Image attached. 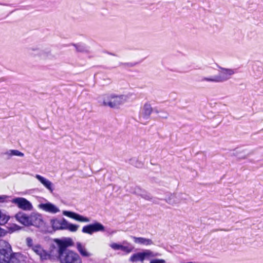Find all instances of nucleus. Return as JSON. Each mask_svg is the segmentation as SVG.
Returning <instances> with one entry per match:
<instances>
[{"label":"nucleus","instance_id":"f257e3e1","mask_svg":"<svg viewBox=\"0 0 263 263\" xmlns=\"http://www.w3.org/2000/svg\"><path fill=\"white\" fill-rule=\"evenodd\" d=\"M0 263H26L25 257L20 253H13L10 245L0 240Z\"/></svg>","mask_w":263,"mask_h":263},{"label":"nucleus","instance_id":"f03ea898","mask_svg":"<svg viewBox=\"0 0 263 263\" xmlns=\"http://www.w3.org/2000/svg\"><path fill=\"white\" fill-rule=\"evenodd\" d=\"M15 217L18 221L26 226H33L41 228L45 224L42 215L37 213H32L29 215L20 212L15 215Z\"/></svg>","mask_w":263,"mask_h":263},{"label":"nucleus","instance_id":"7ed1b4c3","mask_svg":"<svg viewBox=\"0 0 263 263\" xmlns=\"http://www.w3.org/2000/svg\"><path fill=\"white\" fill-rule=\"evenodd\" d=\"M127 98L125 95H104L99 97L98 102L101 105L118 108L126 101Z\"/></svg>","mask_w":263,"mask_h":263},{"label":"nucleus","instance_id":"20e7f679","mask_svg":"<svg viewBox=\"0 0 263 263\" xmlns=\"http://www.w3.org/2000/svg\"><path fill=\"white\" fill-rule=\"evenodd\" d=\"M220 69L218 75L214 76L211 78L203 77L201 81L212 82L219 83L225 82L229 80L231 76L235 73V71L232 69L225 68L219 67Z\"/></svg>","mask_w":263,"mask_h":263},{"label":"nucleus","instance_id":"39448f33","mask_svg":"<svg viewBox=\"0 0 263 263\" xmlns=\"http://www.w3.org/2000/svg\"><path fill=\"white\" fill-rule=\"evenodd\" d=\"M55 241L58 246V258L62 255H65L68 251H70V250L67 249V248L72 246L73 244V242L70 238H65L62 240L57 239Z\"/></svg>","mask_w":263,"mask_h":263},{"label":"nucleus","instance_id":"423d86ee","mask_svg":"<svg viewBox=\"0 0 263 263\" xmlns=\"http://www.w3.org/2000/svg\"><path fill=\"white\" fill-rule=\"evenodd\" d=\"M58 259L61 263H82L79 254L72 251H68Z\"/></svg>","mask_w":263,"mask_h":263},{"label":"nucleus","instance_id":"0eeeda50","mask_svg":"<svg viewBox=\"0 0 263 263\" xmlns=\"http://www.w3.org/2000/svg\"><path fill=\"white\" fill-rule=\"evenodd\" d=\"M27 53L30 56L39 57L41 59H46L51 55V52L48 49H40L37 47H29L27 48Z\"/></svg>","mask_w":263,"mask_h":263},{"label":"nucleus","instance_id":"6e6552de","mask_svg":"<svg viewBox=\"0 0 263 263\" xmlns=\"http://www.w3.org/2000/svg\"><path fill=\"white\" fill-rule=\"evenodd\" d=\"M155 256V254L150 250H145L143 252L134 254L130 258V260L133 262L143 261L145 259H148Z\"/></svg>","mask_w":263,"mask_h":263},{"label":"nucleus","instance_id":"1a4fd4ad","mask_svg":"<svg viewBox=\"0 0 263 263\" xmlns=\"http://www.w3.org/2000/svg\"><path fill=\"white\" fill-rule=\"evenodd\" d=\"M105 231L104 226L99 222L86 225L83 227L82 232L84 233L92 234L94 232H104Z\"/></svg>","mask_w":263,"mask_h":263},{"label":"nucleus","instance_id":"9d476101","mask_svg":"<svg viewBox=\"0 0 263 263\" xmlns=\"http://www.w3.org/2000/svg\"><path fill=\"white\" fill-rule=\"evenodd\" d=\"M11 202L16 204L20 209L25 211H30L33 208L31 202L24 198H15L12 199Z\"/></svg>","mask_w":263,"mask_h":263},{"label":"nucleus","instance_id":"9b49d317","mask_svg":"<svg viewBox=\"0 0 263 263\" xmlns=\"http://www.w3.org/2000/svg\"><path fill=\"white\" fill-rule=\"evenodd\" d=\"M186 196L184 194H179L177 196L175 194L168 193L166 195V198L164 199L168 204L174 205L176 204L179 203L181 200L186 199V198L184 197Z\"/></svg>","mask_w":263,"mask_h":263},{"label":"nucleus","instance_id":"f8f14e48","mask_svg":"<svg viewBox=\"0 0 263 263\" xmlns=\"http://www.w3.org/2000/svg\"><path fill=\"white\" fill-rule=\"evenodd\" d=\"M63 214L79 222H88L90 221V219L88 218L84 217L74 212L69 211H63Z\"/></svg>","mask_w":263,"mask_h":263},{"label":"nucleus","instance_id":"ddd939ff","mask_svg":"<svg viewBox=\"0 0 263 263\" xmlns=\"http://www.w3.org/2000/svg\"><path fill=\"white\" fill-rule=\"evenodd\" d=\"M153 111V108L152 107L151 105L149 103H145L140 109L139 118H142L145 120L148 119Z\"/></svg>","mask_w":263,"mask_h":263},{"label":"nucleus","instance_id":"4468645a","mask_svg":"<svg viewBox=\"0 0 263 263\" xmlns=\"http://www.w3.org/2000/svg\"><path fill=\"white\" fill-rule=\"evenodd\" d=\"M37 255H38L41 260L52 259L50 254L44 250L40 245H37L32 247V249Z\"/></svg>","mask_w":263,"mask_h":263},{"label":"nucleus","instance_id":"2eb2a0df","mask_svg":"<svg viewBox=\"0 0 263 263\" xmlns=\"http://www.w3.org/2000/svg\"><path fill=\"white\" fill-rule=\"evenodd\" d=\"M50 223L54 230H65L67 220L64 218L52 219L50 220Z\"/></svg>","mask_w":263,"mask_h":263},{"label":"nucleus","instance_id":"dca6fc26","mask_svg":"<svg viewBox=\"0 0 263 263\" xmlns=\"http://www.w3.org/2000/svg\"><path fill=\"white\" fill-rule=\"evenodd\" d=\"M38 208L45 212L55 214L60 211V210L53 204L48 202L45 203H40L38 205Z\"/></svg>","mask_w":263,"mask_h":263},{"label":"nucleus","instance_id":"f3484780","mask_svg":"<svg viewBox=\"0 0 263 263\" xmlns=\"http://www.w3.org/2000/svg\"><path fill=\"white\" fill-rule=\"evenodd\" d=\"M131 192L133 194L141 196L142 198L146 200L152 201L153 199V197L149 193H147L145 191L142 190L140 188L138 187H135L134 191Z\"/></svg>","mask_w":263,"mask_h":263},{"label":"nucleus","instance_id":"a211bd4d","mask_svg":"<svg viewBox=\"0 0 263 263\" xmlns=\"http://www.w3.org/2000/svg\"><path fill=\"white\" fill-rule=\"evenodd\" d=\"M35 178L51 193L53 192V184L51 181L40 175H36Z\"/></svg>","mask_w":263,"mask_h":263},{"label":"nucleus","instance_id":"6ab92c4d","mask_svg":"<svg viewBox=\"0 0 263 263\" xmlns=\"http://www.w3.org/2000/svg\"><path fill=\"white\" fill-rule=\"evenodd\" d=\"M77 249L81 256L85 257H89L92 256V254L88 252L85 247L80 242H77Z\"/></svg>","mask_w":263,"mask_h":263},{"label":"nucleus","instance_id":"aec40b11","mask_svg":"<svg viewBox=\"0 0 263 263\" xmlns=\"http://www.w3.org/2000/svg\"><path fill=\"white\" fill-rule=\"evenodd\" d=\"M136 243L143 245H151L153 244V242L151 239L145 238L143 237H137L135 236H132Z\"/></svg>","mask_w":263,"mask_h":263},{"label":"nucleus","instance_id":"412c9836","mask_svg":"<svg viewBox=\"0 0 263 263\" xmlns=\"http://www.w3.org/2000/svg\"><path fill=\"white\" fill-rule=\"evenodd\" d=\"M10 217L4 210H0V225H4L9 220Z\"/></svg>","mask_w":263,"mask_h":263},{"label":"nucleus","instance_id":"4be33fe9","mask_svg":"<svg viewBox=\"0 0 263 263\" xmlns=\"http://www.w3.org/2000/svg\"><path fill=\"white\" fill-rule=\"evenodd\" d=\"M79 227V225L69 223L67 221V224L65 226V230H67L72 232H75L78 230Z\"/></svg>","mask_w":263,"mask_h":263},{"label":"nucleus","instance_id":"5701e85b","mask_svg":"<svg viewBox=\"0 0 263 263\" xmlns=\"http://www.w3.org/2000/svg\"><path fill=\"white\" fill-rule=\"evenodd\" d=\"M72 45L74 46L78 52H85L88 51L86 46L83 44H72Z\"/></svg>","mask_w":263,"mask_h":263},{"label":"nucleus","instance_id":"b1692460","mask_svg":"<svg viewBox=\"0 0 263 263\" xmlns=\"http://www.w3.org/2000/svg\"><path fill=\"white\" fill-rule=\"evenodd\" d=\"M5 154L9 156H17L20 157H23L24 156V154L23 153L16 149L9 150V151L5 153Z\"/></svg>","mask_w":263,"mask_h":263},{"label":"nucleus","instance_id":"393cba45","mask_svg":"<svg viewBox=\"0 0 263 263\" xmlns=\"http://www.w3.org/2000/svg\"><path fill=\"white\" fill-rule=\"evenodd\" d=\"M129 163L138 168H141L143 165V164L141 162L139 161L135 158L130 159L129 160Z\"/></svg>","mask_w":263,"mask_h":263},{"label":"nucleus","instance_id":"a878e982","mask_svg":"<svg viewBox=\"0 0 263 263\" xmlns=\"http://www.w3.org/2000/svg\"><path fill=\"white\" fill-rule=\"evenodd\" d=\"M133 248L132 247L129 246H125L121 245V249L120 250L126 252V253H130L132 251Z\"/></svg>","mask_w":263,"mask_h":263},{"label":"nucleus","instance_id":"bb28decb","mask_svg":"<svg viewBox=\"0 0 263 263\" xmlns=\"http://www.w3.org/2000/svg\"><path fill=\"white\" fill-rule=\"evenodd\" d=\"M159 117L163 119H167L168 117V114L163 110H160V113Z\"/></svg>","mask_w":263,"mask_h":263},{"label":"nucleus","instance_id":"cd10ccee","mask_svg":"<svg viewBox=\"0 0 263 263\" xmlns=\"http://www.w3.org/2000/svg\"><path fill=\"white\" fill-rule=\"evenodd\" d=\"M137 63H121L120 65H123L125 67H132L135 66Z\"/></svg>","mask_w":263,"mask_h":263},{"label":"nucleus","instance_id":"c85d7f7f","mask_svg":"<svg viewBox=\"0 0 263 263\" xmlns=\"http://www.w3.org/2000/svg\"><path fill=\"white\" fill-rule=\"evenodd\" d=\"M110 247L114 250H120L121 245L113 243L110 245Z\"/></svg>","mask_w":263,"mask_h":263},{"label":"nucleus","instance_id":"c756f323","mask_svg":"<svg viewBox=\"0 0 263 263\" xmlns=\"http://www.w3.org/2000/svg\"><path fill=\"white\" fill-rule=\"evenodd\" d=\"M26 243L27 246L31 248L32 249V247H34V246L33 245V241L32 239L30 237H27L26 238Z\"/></svg>","mask_w":263,"mask_h":263},{"label":"nucleus","instance_id":"7c9ffc66","mask_svg":"<svg viewBox=\"0 0 263 263\" xmlns=\"http://www.w3.org/2000/svg\"><path fill=\"white\" fill-rule=\"evenodd\" d=\"M9 198L6 195H0V203L7 202V199Z\"/></svg>","mask_w":263,"mask_h":263},{"label":"nucleus","instance_id":"2f4dec72","mask_svg":"<svg viewBox=\"0 0 263 263\" xmlns=\"http://www.w3.org/2000/svg\"><path fill=\"white\" fill-rule=\"evenodd\" d=\"M165 261L163 259H155L152 260L150 263H165Z\"/></svg>","mask_w":263,"mask_h":263},{"label":"nucleus","instance_id":"473e14b6","mask_svg":"<svg viewBox=\"0 0 263 263\" xmlns=\"http://www.w3.org/2000/svg\"><path fill=\"white\" fill-rule=\"evenodd\" d=\"M7 233V231L0 227V237L4 236Z\"/></svg>","mask_w":263,"mask_h":263},{"label":"nucleus","instance_id":"72a5a7b5","mask_svg":"<svg viewBox=\"0 0 263 263\" xmlns=\"http://www.w3.org/2000/svg\"><path fill=\"white\" fill-rule=\"evenodd\" d=\"M20 227L16 224H15L14 226V227L13 228V229H14V230H17L18 229H20Z\"/></svg>","mask_w":263,"mask_h":263},{"label":"nucleus","instance_id":"f704fd0d","mask_svg":"<svg viewBox=\"0 0 263 263\" xmlns=\"http://www.w3.org/2000/svg\"><path fill=\"white\" fill-rule=\"evenodd\" d=\"M154 112L158 114L160 113V111L158 110L157 108L153 109V111Z\"/></svg>","mask_w":263,"mask_h":263},{"label":"nucleus","instance_id":"c9c22d12","mask_svg":"<svg viewBox=\"0 0 263 263\" xmlns=\"http://www.w3.org/2000/svg\"><path fill=\"white\" fill-rule=\"evenodd\" d=\"M153 203H156V204H158V201L156 200H154L153 201Z\"/></svg>","mask_w":263,"mask_h":263},{"label":"nucleus","instance_id":"e433bc0d","mask_svg":"<svg viewBox=\"0 0 263 263\" xmlns=\"http://www.w3.org/2000/svg\"><path fill=\"white\" fill-rule=\"evenodd\" d=\"M0 5H5V6H7L8 5H7V4H3L0 3Z\"/></svg>","mask_w":263,"mask_h":263},{"label":"nucleus","instance_id":"4c0bfd02","mask_svg":"<svg viewBox=\"0 0 263 263\" xmlns=\"http://www.w3.org/2000/svg\"><path fill=\"white\" fill-rule=\"evenodd\" d=\"M110 54L112 55H115V54H112V53H110Z\"/></svg>","mask_w":263,"mask_h":263}]
</instances>
